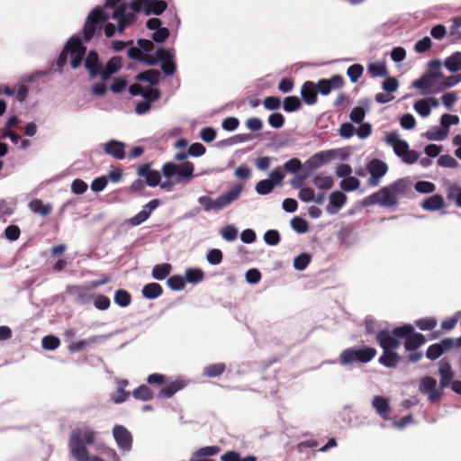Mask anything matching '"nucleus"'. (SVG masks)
<instances>
[{"mask_svg": "<svg viewBox=\"0 0 461 461\" xmlns=\"http://www.w3.org/2000/svg\"><path fill=\"white\" fill-rule=\"evenodd\" d=\"M137 172L140 176L146 179L148 185L154 187L159 185L162 189L170 191L175 185L184 183L192 177L194 165L191 162L180 165L173 162L166 163L162 167L163 176L166 177L163 182H160L159 172L152 170L147 164L139 167Z\"/></svg>", "mask_w": 461, "mask_h": 461, "instance_id": "nucleus-1", "label": "nucleus"}, {"mask_svg": "<svg viewBox=\"0 0 461 461\" xmlns=\"http://www.w3.org/2000/svg\"><path fill=\"white\" fill-rule=\"evenodd\" d=\"M409 188L408 180L401 178L365 197L362 203L364 206L378 204L384 208L395 207L399 199L408 193Z\"/></svg>", "mask_w": 461, "mask_h": 461, "instance_id": "nucleus-2", "label": "nucleus"}, {"mask_svg": "<svg viewBox=\"0 0 461 461\" xmlns=\"http://www.w3.org/2000/svg\"><path fill=\"white\" fill-rule=\"evenodd\" d=\"M96 432L88 425H82L71 431L68 439L70 455L77 461H104L96 456H90L86 445H92L95 440Z\"/></svg>", "mask_w": 461, "mask_h": 461, "instance_id": "nucleus-3", "label": "nucleus"}, {"mask_svg": "<svg viewBox=\"0 0 461 461\" xmlns=\"http://www.w3.org/2000/svg\"><path fill=\"white\" fill-rule=\"evenodd\" d=\"M109 15L106 14L103 7L94 8L87 15L83 27V38L85 41H89L95 36L100 35L104 27V34L110 38L114 35L116 28L113 23H104L108 21Z\"/></svg>", "mask_w": 461, "mask_h": 461, "instance_id": "nucleus-4", "label": "nucleus"}, {"mask_svg": "<svg viewBox=\"0 0 461 461\" xmlns=\"http://www.w3.org/2000/svg\"><path fill=\"white\" fill-rule=\"evenodd\" d=\"M84 65L90 77H99L104 81L122 68V59L121 57H113L104 66L99 60L98 54L95 50H91L86 56Z\"/></svg>", "mask_w": 461, "mask_h": 461, "instance_id": "nucleus-5", "label": "nucleus"}, {"mask_svg": "<svg viewBox=\"0 0 461 461\" xmlns=\"http://www.w3.org/2000/svg\"><path fill=\"white\" fill-rule=\"evenodd\" d=\"M85 52L86 47L83 46L81 38L74 35L66 43L57 60V66L62 68L69 59L71 68L76 69L80 67Z\"/></svg>", "mask_w": 461, "mask_h": 461, "instance_id": "nucleus-6", "label": "nucleus"}, {"mask_svg": "<svg viewBox=\"0 0 461 461\" xmlns=\"http://www.w3.org/2000/svg\"><path fill=\"white\" fill-rule=\"evenodd\" d=\"M148 1L134 0L133 4H122L114 9L112 18L118 23V32H122L134 22L136 14L142 10Z\"/></svg>", "mask_w": 461, "mask_h": 461, "instance_id": "nucleus-7", "label": "nucleus"}, {"mask_svg": "<svg viewBox=\"0 0 461 461\" xmlns=\"http://www.w3.org/2000/svg\"><path fill=\"white\" fill-rule=\"evenodd\" d=\"M243 188V185L236 184L231 186L228 192L214 199L203 196V210L208 212H219L228 207L230 203L239 199Z\"/></svg>", "mask_w": 461, "mask_h": 461, "instance_id": "nucleus-8", "label": "nucleus"}, {"mask_svg": "<svg viewBox=\"0 0 461 461\" xmlns=\"http://www.w3.org/2000/svg\"><path fill=\"white\" fill-rule=\"evenodd\" d=\"M384 141L393 148L395 155L401 158L403 162L412 164L418 160V153L415 150H411L409 144L402 140L396 131L389 132L385 136Z\"/></svg>", "mask_w": 461, "mask_h": 461, "instance_id": "nucleus-9", "label": "nucleus"}, {"mask_svg": "<svg viewBox=\"0 0 461 461\" xmlns=\"http://www.w3.org/2000/svg\"><path fill=\"white\" fill-rule=\"evenodd\" d=\"M130 93L132 95H141L146 101L140 102L136 104L135 111L138 114H143L150 109L149 102L158 99L159 93L153 86L143 87L140 85H132L130 87Z\"/></svg>", "mask_w": 461, "mask_h": 461, "instance_id": "nucleus-10", "label": "nucleus"}, {"mask_svg": "<svg viewBox=\"0 0 461 461\" xmlns=\"http://www.w3.org/2000/svg\"><path fill=\"white\" fill-rule=\"evenodd\" d=\"M376 354V350L374 348H348L340 354V364L347 366L353 363H367L371 361Z\"/></svg>", "mask_w": 461, "mask_h": 461, "instance_id": "nucleus-11", "label": "nucleus"}, {"mask_svg": "<svg viewBox=\"0 0 461 461\" xmlns=\"http://www.w3.org/2000/svg\"><path fill=\"white\" fill-rule=\"evenodd\" d=\"M393 334L405 339L404 347L408 351L417 349L426 341L425 337L415 333L413 327L409 324L393 329Z\"/></svg>", "mask_w": 461, "mask_h": 461, "instance_id": "nucleus-12", "label": "nucleus"}, {"mask_svg": "<svg viewBox=\"0 0 461 461\" xmlns=\"http://www.w3.org/2000/svg\"><path fill=\"white\" fill-rule=\"evenodd\" d=\"M154 49V44L149 40L140 39L137 42V47L129 49L128 55L131 59H139L147 64H155L156 59L151 57H145V53L150 52Z\"/></svg>", "mask_w": 461, "mask_h": 461, "instance_id": "nucleus-13", "label": "nucleus"}, {"mask_svg": "<svg viewBox=\"0 0 461 461\" xmlns=\"http://www.w3.org/2000/svg\"><path fill=\"white\" fill-rule=\"evenodd\" d=\"M175 149H176L175 153V158L176 160H185L190 156L199 157L202 155L201 144L195 143L189 147L188 142L184 139L176 141Z\"/></svg>", "mask_w": 461, "mask_h": 461, "instance_id": "nucleus-14", "label": "nucleus"}, {"mask_svg": "<svg viewBox=\"0 0 461 461\" xmlns=\"http://www.w3.org/2000/svg\"><path fill=\"white\" fill-rule=\"evenodd\" d=\"M366 169L370 174L368 184L370 186H377L382 177L386 174L388 167L386 163L380 159H372L366 166Z\"/></svg>", "mask_w": 461, "mask_h": 461, "instance_id": "nucleus-15", "label": "nucleus"}, {"mask_svg": "<svg viewBox=\"0 0 461 461\" xmlns=\"http://www.w3.org/2000/svg\"><path fill=\"white\" fill-rule=\"evenodd\" d=\"M113 436L118 447L122 451H130L132 446V436L122 425H115L113 429Z\"/></svg>", "mask_w": 461, "mask_h": 461, "instance_id": "nucleus-16", "label": "nucleus"}, {"mask_svg": "<svg viewBox=\"0 0 461 461\" xmlns=\"http://www.w3.org/2000/svg\"><path fill=\"white\" fill-rule=\"evenodd\" d=\"M437 381L436 379L426 376L421 379L420 384V393L427 394L429 400L431 402H435L439 401L441 397V392L440 390L436 388Z\"/></svg>", "mask_w": 461, "mask_h": 461, "instance_id": "nucleus-17", "label": "nucleus"}, {"mask_svg": "<svg viewBox=\"0 0 461 461\" xmlns=\"http://www.w3.org/2000/svg\"><path fill=\"white\" fill-rule=\"evenodd\" d=\"M174 53L170 50H165L163 48L158 49L156 51V60L162 62L161 68L167 75H173L176 71V66L173 62Z\"/></svg>", "mask_w": 461, "mask_h": 461, "instance_id": "nucleus-18", "label": "nucleus"}, {"mask_svg": "<svg viewBox=\"0 0 461 461\" xmlns=\"http://www.w3.org/2000/svg\"><path fill=\"white\" fill-rule=\"evenodd\" d=\"M339 150L329 149L315 153L308 159V165L312 168H319L322 165L330 162L339 155Z\"/></svg>", "mask_w": 461, "mask_h": 461, "instance_id": "nucleus-19", "label": "nucleus"}, {"mask_svg": "<svg viewBox=\"0 0 461 461\" xmlns=\"http://www.w3.org/2000/svg\"><path fill=\"white\" fill-rule=\"evenodd\" d=\"M159 204L160 202L158 199H153L149 201L143 206L142 210L140 212H138L135 216L129 220V223L132 226H138L143 223L146 220L149 219L152 212L156 210L159 206Z\"/></svg>", "mask_w": 461, "mask_h": 461, "instance_id": "nucleus-20", "label": "nucleus"}, {"mask_svg": "<svg viewBox=\"0 0 461 461\" xmlns=\"http://www.w3.org/2000/svg\"><path fill=\"white\" fill-rule=\"evenodd\" d=\"M185 385L186 383L183 379H171L167 376V382L164 383L163 388L158 393V396L162 398H170L176 393L182 390Z\"/></svg>", "mask_w": 461, "mask_h": 461, "instance_id": "nucleus-21", "label": "nucleus"}, {"mask_svg": "<svg viewBox=\"0 0 461 461\" xmlns=\"http://www.w3.org/2000/svg\"><path fill=\"white\" fill-rule=\"evenodd\" d=\"M454 345L455 342L452 339H442L440 342L432 344L428 348L426 357L430 360H435L452 348Z\"/></svg>", "mask_w": 461, "mask_h": 461, "instance_id": "nucleus-22", "label": "nucleus"}, {"mask_svg": "<svg viewBox=\"0 0 461 461\" xmlns=\"http://www.w3.org/2000/svg\"><path fill=\"white\" fill-rule=\"evenodd\" d=\"M401 337L395 336L393 330L392 332L382 330L376 336V340L383 349L393 350L400 347Z\"/></svg>", "mask_w": 461, "mask_h": 461, "instance_id": "nucleus-23", "label": "nucleus"}, {"mask_svg": "<svg viewBox=\"0 0 461 461\" xmlns=\"http://www.w3.org/2000/svg\"><path fill=\"white\" fill-rule=\"evenodd\" d=\"M347 195L341 191H333L329 195V203L326 211L330 214H336L347 203Z\"/></svg>", "mask_w": 461, "mask_h": 461, "instance_id": "nucleus-24", "label": "nucleus"}, {"mask_svg": "<svg viewBox=\"0 0 461 461\" xmlns=\"http://www.w3.org/2000/svg\"><path fill=\"white\" fill-rule=\"evenodd\" d=\"M438 105L439 103L436 98L428 97L416 101L413 104V109L419 115L425 118L430 114L432 108H437Z\"/></svg>", "mask_w": 461, "mask_h": 461, "instance_id": "nucleus-25", "label": "nucleus"}, {"mask_svg": "<svg viewBox=\"0 0 461 461\" xmlns=\"http://www.w3.org/2000/svg\"><path fill=\"white\" fill-rule=\"evenodd\" d=\"M105 154L122 160L125 158V144L122 141L111 140L104 146Z\"/></svg>", "mask_w": 461, "mask_h": 461, "instance_id": "nucleus-26", "label": "nucleus"}, {"mask_svg": "<svg viewBox=\"0 0 461 461\" xmlns=\"http://www.w3.org/2000/svg\"><path fill=\"white\" fill-rule=\"evenodd\" d=\"M108 336L106 335H95L89 337L86 339L79 340L77 342H71L68 345V350L72 353L79 352L85 350L87 347L91 346L95 343H101L107 339Z\"/></svg>", "mask_w": 461, "mask_h": 461, "instance_id": "nucleus-27", "label": "nucleus"}, {"mask_svg": "<svg viewBox=\"0 0 461 461\" xmlns=\"http://www.w3.org/2000/svg\"><path fill=\"white\" fill-rule=\"evenodd\" d=\"M438 375L440 377V387H448L454 381V373L451 369L450 364L445 360H441L439 363Z\"/></svg>", "mask_w": 461, "mask_h": 461, "instance_id": "nucleus-28", "label": "nucleus"}, {"mask_svg": "<svg viewBox=\"0 0 461 461\" xmlns=\"http://www.w3.org/2000/svg\"><path fill=\"white\" fill-rule=\"evenodd\" d=\"M372 406L376 413L384 420L389 419L390 406L389 402L383 396H375L372 401Z\"/></svg>", "mask_w": 461, "mask_h": 461, "instance_id": "nucleus-29", "label": "nucleus"}, {"mask_svg": "<svg viewBox=\"0 0 461 461\" xmlns=\"http://www.w3.org/2000/svg\"><path fill=\"white\" fill-rule=\"evenodd\" d=\"M301 95L303 100L307 104H313L317 101V89L314 83L311 81L305 82L301 89Z\"/></svg>", "mask_w": 461, "mask_h": 461, "instance_id": "nucleus-30", "label": "nucleus"}, {"mask_svg": "<svg viewBox=\"0 0 461 461\" xmlns=\"http://www.w3.org/2000/svg\"><path fill=\"white\" fill-rule=\"evenodd\" d=\"M444 204V199L440 194H433L423 201L421 207L425 211L433 212L442 209Z\"/></svg>", "mask_w": 461, "mask_h": 461, "instance_id": "nucleus-31", "label": "nucleus"}, {"mask_svg": "<svg viewBox=\"0 0 461 461\" xmlns=\"http://www.w3.org/2000/svg\"><path fill=\"white\" fill-rule=\"evenodd\" d=\"M445 68L451 73L461 70V52L456 51L444 60Z\"/></svg>", "mask_w": 461, "mask_h": 461, "instance_id": "nucleus-32", "label": "nucleus"}, {"mask_svg": "<svg viewBox=\"0 0 461 461\" xmlns=\"http://www.w3.org/2000/svg\"><path fill=\"white\" fill-rule=\"evenodd\" d=\"M384 352L379 357V363L386 367H395L399 361V356L389 349H383Z\"/></svg>", "mask_w": 461, "mask_h": 461, "instance_id": "nucleus-33", "label": "nucleus"}, {"mask_svg": "<svg viewBox=\"0 0 461 461\" xmlns=\"http://www.w3.org/2000/svg\"><path fill=\"white\" fill-rule=\"evenodd\" d=\"M162 287L157 283H149L143 286L142 295L147 299H156L162 294Z\"/></svg>", "mask_w": 461, "mask_h": 461, "instance_id": "nucleus-34", "label": "nucleus"}, {"mask_svg": "<svg viewBox=\"0 0 461 461\" xmlns=\"http://www.w3.org/2000/svg\"><path fill=\"white\" fill-rule=\"evenodd\" d=\"M367 71L372 77H386L388 74L384 62H371L367 66Z\"/></svg>", "mask_w": 461, "mask_h": 461, "instance_id": "nucleus-35", "label": "nucleus"}, {"mask_svg": "<svg viewBox=\"0 0 461 461\" xmlns=\"http://www.w3.org/2000/svg\"><path fill=\"white\" fill-rule=\"evenodd\" d=\"M172 267L168 263L155 265L152 269V277L156 280H164L171 272Z\"/></svg>", "mask_w": 461, "mask_h": 461, "instance_id": "nucleus-36", "label": "nucleus"}, {"mask_svg": "<svg viewBox=\"0 0 461 461\" xmlns=\"http://www.w3.org/2000/svg\"><path fill=\"white\" fill-rule=\"evenodd\" d=\"M167 8V4L165 1L160 0H149L142 9L145 10L147 14H160Z\"/></svg>", "mask_w": 461, "mask_h": 461, "instance_id": "nucleus-37", "label": "nucleus"}, {"mask_svg": "<svg viewBox=\"0 0 461 461\" xmlns=\"http://www.w3.org/2000/svg\"><path fill=\"white\" fill-rule=\"evenodd\" d=\"M312 182L314 185L321 190H329L334 185L333 177L330 176L318 175L313 177Z\"/></svg>", "mask_w": 461, "mask_h": 461, "instance_id": "nucleus-38", "label": "nucleus"}, {"mask_svg": "<svg viewBox=\"0 0 461 461\" xmlns=\"http://www.w3.org/2000/svg\"><path fill=\"white\" fill-rule=\"evenodd\" d=\"M29 207L33 212L39 213L42 216L48 215L52 210V207L50 204H45L39 199L32 200L30 203Z\"/></svg>", "mask_w": 461, "mask_h": 461, "instance_id": "nucleus-39", "label": "nucleus"}, {"mask_svg": "<svg viewBox=\"0 0 461 461\" xmlns=\"http://www.w3.org/2000/svg\"><path fill=\"white\" fill-rule=\"evenodd\" d=\"M360 186V181L355 176H348L343 178L339 183V187L345 192H351L358 189Z\"/></svg>", "mask_w": 461, "mask_h": 461, "instance_id": "nucleus-40", "label": "nucleus"}, {"mask_svg": "<svg viewBox=\"0 0 461 461\" xmlns=\"http://www.w3.org/2000/svg\"><path fill=\"white\" fill-rule=\"evenodd\" d=\"M160 73L158 70L150 69L138 75L137 79L149 82L151 86L158 83Z\"/></svg>", "mask_w": 461, "mask_h": 461, "instance_id": "nucleus-41", "label": "nucleus"}, {"mask_svg": "<svg viewBox=\"0 0 461 461\" xmlns=\"http://www.w3.org/2000/svg\"><path fill=\"white\" fill-rule=\"evenodd\" d=\"M301 101L297 96H288L285 98L283 108L285 111L288 113H293L300 109L301 107Z\"/></svg>", "mask_w": 461, "mask_h": 461, "instance_id": "nucleus-42", "label": "nucleus"}, {"mask_svg": "<svg viewBox=\"0 0 461 461\" xmlns=\"http://www.w3.org/2000/svg\"><path fill=\"white\" fill-rule=\"evenodd\" d=\"M275 187V183H273L271 180L264 179L258 182L256 185V192L258 194L266 195L270 194Z\"/></svg>", "mask_w": 461, "mask_h": 461, "instance_id": "nucleus-43", "label": "nucleus"}, {"mask_svg": "<svg viewBox=\"0 0 461 461\" xmlns=\"http://www.w3.org/2000/svg\"><path fill=\"white\" fill-rule=\"evenodd\" d=\"M131 301V294L125 290H118L114 294V302L121 307H127Z\"/></svg>", "mask_w": 461, "mask_h": 461, "instance_id": "nucleus-44", "label": "nucleus"}, {"mask_svg": "<svg viewBox=\"0 0 461 461\" xmlns=\"http://www.w3.org/2000/svg\"><path fill=\"white\" fill-rule=\"evenodd\" d=\"M132 395L135 399L141 401H149L152 399V393L145 384L140 385L137 389H135L132 392Z\"/></svg>", "mask_w": 461, "mask_h": 461, "instance_id": "nucleus-45", "label": "nucleus"}, {"mask_svg": "<svg viewBox=\"0 0 461 461\" xmlns=\"http://www.w3.org/2000/svg\"><path fill=\"white\" fill-rule=\"evenodd\" d=\"M447 198L454 200L457 206L461 207V186L458 185H450L447 190Z\"/></svg>", "mask_w": 461, "mask_h": 461, "instance_id": "nucleus-46", "label": "nucleus"}, {"mask_svg": "<svg viewBox=\"0 0 461 461\" xmlns=\"http://www.w3.org/2000/svg\"><path fill=\"white\" fill-rule=\"evenodd\" d=\"M311 261V256L308 253H301L294 259V267L296 270H304Z\"/></svg>", "mask_w": 461, "mask_h": 461, "instance_id": "nucleus-47", "label": "nucleus"}, {"mask_svg": "<svg viewBox=\"0 0 461 461\" xmlns=\"http://www.w3.org/2000/svg\"><path fill=\"white\" fill-rule=\"evenodd\" d=\"M447 130H444L442 127H434L427 131L426 136L429 140H443L447 138Z\"/></svg>", "mask_w": 461, "mask_h": 461, "instance_id": "nucleus-48", "label": "nucleus"}, {"mask_svg": "<svg viewBox=\"0 0 461 461\" xmlns=\"http://www.w3.org/2000/svg\"><path fill=\"white\" fill-rule=\"evenodd\" d=\"M238 229L231 224L226 225L221 230V235L226 241H233L238 237Z\"/></svg>", "mask_w": 461, "mask_h": 461, "instance_id": "nucleus-49", "label": "nucleus"}, {"mask_svg": "<svg viewBox=\"0 0 461 461\" xmlns=\"http://www.w3.org/2000/svg\"><path fill=\"white\" fill-rule=\"evenodd\" d=\"M59 339L53 335L45 336L41 340L42 348L46 350H55L59 348Z\"/></svg>", "mask_w": 461, "mask_h": 461, "instance_id": "nucleus-50", "label": "nucleus"}, {"mask_svg": "<svg viewBox=\"0 0 461 461\" xmlns=\"http://www.w3.org/2000/svg\"><path fill=\"white\" fill-rule=\"evenodd\" d=\"M460 82H461V74L453 75V76L444 77V80L440 84V87H438L437 91H442L446 88L453 87Z\"/></svg>", "mask_w": 461, "mask_h": 461, "instance_id": "nucleus-51", "label": "nucleus"}, {"mask_svg": "<svg viewBox=\"0 0 461 461\" xmlns=\"http://www.w3.org/2000/svg\"><path fill=\"white\" fill-rule=\"evenodd\" d=\"M363 71H364L363 66H361L359 64H354V65H351L348 68L347 74H348V77L350 78V80L353 83H356L361 77Z\"/></svg>", "mask_w": 461, "mask_h": 461, "instance_id": "nucleus-52", "label": "nucleus"}, {"mask_svg": "<svg viewBox=\"0 0 461 461\" xmlns=\"http://www.w3.org/2000/svg\"><path fill=\"white\" fill-rule=\"evenodd\" d=\"M225 370V365L223 363H217L210 365L205 369V375L209 377H216L221 375Z\"/></svg>", "mask_w": 461, "mask_h": 461, "instance_id": "nucleus-53", "label": "nucleus"}, {"mask_svg": "<svg viewBox=\"0 0 461 461\" xmlns=\"http://www.w3.org/2000/svg\"><path fill=\"white\" fill-rule=\"evenodd\" d=\"M435 189V185L429 181H419L415 184V190L420 194H431Z\"/></svg>", "mask_w": 461, "mask_h": 461, "instance_id": "nucleus-54", "label": "nucleus"}, {"mask_svg": "<svg viewBox=\"0 0 461 461\" xmlns=\"http://www.w3.org/2000/svg\"><path fill=\"white\" fill-rule=\"evenodd\" d=\"M291 226L298 233H305L308 230L307 221L300 217H294L291 221Z\"/></svg>", "mask_w": 461, "mask_h": 461, "instance_id": "nucleus-55", "label": "nucleus"}, {"mask_svg": "<svg viewBox=\"0 0 461 461\" xmlns=\"http://www.w3.org/2000/svg\"><path fill=\"white\" fill-rule=\"evenodd\" d=\"M206 259L211 265H219L222 260V252L218 249H210L207 252Z\"/></svg>", "mask_w": 461, "mask_h": 461, "instance_id": "nucleus-56", "label": "nucleus"}, {"mask_svg": "<svg viewBox=\"0 0 461 461\" xmlns=\"http://www.w3.org/2000/svg\"><path fill=\"white\" fill-rule=\"evenodd\" d=\"M167 285L174 291L182 290L185 286V279L180 276H173L167 279Z\"/></svg>", "mask_w": 461, "mask_h": 461, "instance_id": "nucleus-57", "label": "nucleus"}, {"mask_svg": "<svg viewBox=\"0 0 461 461\" xmlns=\"http://www.w3.org/2000/svg\"><path fill=\"white\" fill-rule=\"evenodd\" d=\"M264 241L270 246H276L280 241V235L276 230H269L264 234Z\"/></svg>", "mask_w": 461, "mask_h": 461, "instance_id": "nucleus-58", "label": "nucleus"}, {"mask_svg": "<svg viewBox=\"0 0 461 461\" xmlns=\"http://www.w3.org/2000/svg\"><path fill=\"white\" fill-rule=\"evenodd\" d=\"M268 123L275 129L283 127L285 123V117L280 113H274L268 116Z\"/></svg>", "mask_w": 461, "mask_h": 461, "instance_id": "nucleus-59", "label": "nucleus"}, {"mask_svg": "<svg viewBox=\"0 0 461 461\" xmlns=\"http://www.w3.org/2000/svg\"><path fill=\"white\" fill-rule=\"evenodd\" d=\"M437 325V321L434 318L420 319L416 321V326L421 330H433Z\"/></svg>", "mask_w": 461, "mask_h": 461, "instance_id": "nucleus-60", "label": "nucleus"}, {"mask_svg": "<svg viewBox=\"0 0 461 461\" xmlns=\"http://www.w3.org/2000/svg\"><path fill=\"white\" fill-rule=\"evenodd\" d=\"M431 40L429 37H424L415 43L414 50L418 53L428 51L431 48Z\"/></svg>", "mask_w": 461, "mask_h": 461, "instance_id": "nucleus-61", "label": "nucleus"}, {"mask_svg": "<svg viewBox=\"0 0 461 461\" xmlns=\"http://www.w3.org/2000/svg\"><path fill=\"white\" fill-rule=\"evenodd\" d=\"M458 122L459 118L453 114H443L440 120L441 127L447 131L451 125H456Z\"/></svg>", "mask_w": 461, "mask_h": 461, "instance_id": "nucleus-62", "label": "nucleus"}, {"mask_svg": "<svg viewBox=\"0 0 461 461\" xmlns=\"http://www.w3.org/2000/svg\"><path fill=\"white\" fill-rule=\"evenodd\" d=\"M438 164L443 167H456L457 161L450 155H441L438 158Z\"/></svg>", "mask_w": 461, "mask_h": 461, "instance_id": "nucleus-63", "label": "nucleus"}, {"mask_svg": "<svg viewBox=\"0 0 461 461\" xmlns=\"http://www.w3.org/2000/svg\"><path fill=\"white\" fill-rule=\"evenodd\" d=\"M285 178V173L282 167H276L275 168L270 174H269V179L273 183H275V185H279L283 182Z\"/></svg>", "mask_w": 461, "mask_h": 461, "instance_id": "nucleus-64", "label": "nucleus"}]
</instances>
